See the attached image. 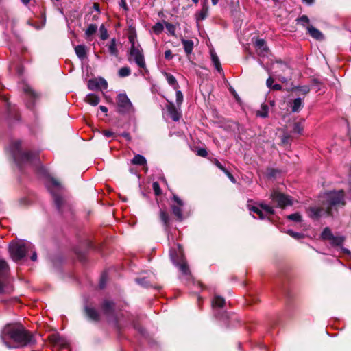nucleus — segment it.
<instances>
[{
    "label": "nucleus",
    "mask_w": 351,
    "mask_h": 351,
    "mask_svg": "<svg viewBox=\"0 0 351 351\" xmlns=\"http://www.w3.org/2000/svg\"><path fill=\"white\" fill-rule=\"evenodd\" d=\"M118 112L121 114H129L134 112V108L130 100L125 93L117 96Z\"/></svg>",
    "instance_id": "9d476101"
},
{
    "label": "nucleus",
    "mask_w": 351,
    "mask_h": 351,
    "mask_svg": "<svg viewBox=\"0 0 351 351\" xmlns=\"http://www.w3.org/2000/svg\"><path fill=\"white\" fill-rule=\"evenodd\" d=\"M99 32H100L101 39L103 40H106L108 37V34L106 28L105 27V26L104 25H101L100 26Z\"/></svg>",
    "instance_id": "e433bc0d"
},
{
    "label": "nucleus",
    "mask_w": 351,
    "mask_h": 351,
    "mask_svg": "<svg viewBox=\"0 0 351 351\" xmlns=\"http://www.w3.org/2000/svg\"><path fill=\"white\" fill-rule=\"evenodd\" d=\"M121 136L123 137H124L126 140L128 141H130L131 140V137H130V135L129 133L128 132H123L121 134Z\"/></svg>",
    "instance_id": "6e6d98bb"
},
{
    "label": "nucleus",
    "mask_w": 351,
    "mask_h": 351,
    "mask_svg": "<svg viewBox=\"0 0 351 351\" xmlns=\"http://www.w3.org/2000/svg\"><path fill=\"white\" fill-rule=\"evenodd\" d=\"M228 178L230 179V180L232 183H235L236 182V179L234 178V177L230 173H228Z\"/></svg>",
    "instance_id": "bf43d9fd"
},
{
    "label": "nucleus",
    "mask_w": 351,
    "mask_h": 351,
    "mask_svg": "<svg viewBox=\"0 0 351 351\" xmlns=\"http://www.w3.org/2000/svg\"><path fill=\"white\" fill-rule=\"evenodd\" d=\"M38 171L40 173H42L43 176H47L48 173L47 170L43 167H39Z\"/></svg>",
    "instance_id": "603ef678"
},
{
    "label": "nucleus",
    "mask_w": 351,
    "mask_h": 351,
    "mask_svg": "<svg viewBox=\"0 0 351 351\" xmlns=\"http://www.w3.org/2000/svg\"><path fill=\"white\" fill-rule=\"evenodd\" d=\"M31 243L27 241L12 242L9 245V252L14 261H19L24 258L29 250L32 249Z\"/></svg>",
    "instance_id": "423d86ee"
},
{
    "label": "nucleus",
    "mask_w": 351,
    "mask_h": 351,
    "mask_svg": "<svg viewBox=\"0 0 351 351\" xmlns=\"http://www.w3.org/2000/svg\"><path fill=\"white\" fill-rule=\"evenodd\" d=\"M88 88L92 90L96 88L105 90L108 87V83L104 79L99 78L98 80H90L88 81Z\"/></svg>",
    "instance_id": "f3484780"
},
{
    "label": "nucleus",
    "mask_w": 351,
    "mask_h": 351,
    "mask_svg": "<svg viewBox=\"0 0 351 351\" xmlns=\"http://www.w3.org/2000/svg\"><path fill=\"white\" fill-rule=\"evenodd\" d=\"M248 208L251 212L256 213L258 218L264 219L266 217L274 214V210L272 206L266 204H260L258 206H250L248 205Z\"/></svg>",
    "instance_id": "1a4fd4ad"
},
{
    "label": "nucleus",
    "mask_w": 351,
    "mask_h": 351,
    "mask_svg": "<svg viewBox=\"0 0 351 351\" xmlns=\"http://www.w3.org/2000/svg\"><path fill=\"white\" fill-rule=\"evenodd\" d=\"M101 309L107 317L113 316L114 312V303L112 301L106 300L101 304Z\"/></svg>",
    "instance_id": "a211bd4d"
},
{
    "label": "nucleus",
    "mask_w": 351,
    "mask_h": 351,
    "mask_svg": "<svg viewBox=\"0 0 351 351\" xmlns=\"http://www.w3.org/2000/svg\"><path fill=\"white\" fill-rule=\"evenodd\" d=\"M322 239L330 241L333 246H341L343 241L344 237L341 236H334L329 228H325L321 235Z\"/></svg>",
    "instance_id": "ddd939ff"
},
{
    "label": "nucleus",
    "mask_w": 351,
    "mask_h": 351,
    "mask_svg": "<svg viewBox=\"0 0 351 351\" xmlns=\"http://www.w3.org/2000/svg\"><path fill=\"white\" fill-rule=\"evenodd\" d=\"M182 43L184 47V51L186 54L191 53L193 49V42L191 40H186L182 38Z\"/></svg>",
    "instance_id": "cd10ccee"
},
{
    "label": "nucleus",
    "mask_w": 351,
    "mask_h": 351,
    "mask_svg": "<svg viewBox=\"0 0 351 351\" xmlns=\"http://www.w3.org/2000/svg\"><path fill=\"white\" fill-rule=\"evenodd\" d=\"M269 113V106L267 104H262L261 107V110L257 111V116L261 117L262 118H266L268 116Z\"/></svg>",
    "instance_id": "7c9ffc66"
},
{
    "label": "nucleus",
    "mask_w": 351,
    "mask_h": 351,
    "mask_svg": "<svg viewBox=\"0 0 351 351\" xmlns=\"http://www.w3.org/2000/svg\"><path fill=\"white\" fill-rule=\"evenodd\" d=\"M298 23L301 24L302 26L306 27V25L309 23V19L306 15H302L300 18L297 19Z\"/></svg>",
    "instance_id": "58836bf2"
},
{
    "label": "nucleus",
    "mask_w": 351,
    "mask_h": 351,
    "mask_svg": "<svg viewBox=\"0 0 351 351\" xmlns=\"http://www.w3.org/2000/svg\"><path fill=\"white\" fill-rule=\"evenodd\" d=\"M131 58L133 59L136 65L141 69H145L146 66L143 49L141 47H134L130 49V57L129 61H131Z\"/></svg>",
    "instance_id": "f8f14e48"
},
{
    "label": "nucleus",
    "mask_w": 351,
    "mask_h": 351,
    "mask_svg": "<svg viewBox=\"0 0 351 351\" xmlns=\"http://www.w3.org/2000/svg\"><path fill=\"white\" fill-rule=\"evenodd\" d=\"M99 109L104 113H106L108 112V108L104 106H100Z\"/></svg>",
    "instance_id": "338daca9"
},
{
    "label": "nucleus",
    "mask_w": 351,
    "mask_h": 351,
    "mask_svg": "<svg viewBox=\"0 0 351 351\" xmlns=\"http://www.w3.org/2000/svg\"><path fill=\"white\" fill-rule=\"evenodd\" d=\"M274 82V79L271 77H269L266 81V84L269 88H271Z\"/></svg>",
    "instance_id": "3c124183"
},
{
    "label": "nucleus",
    "mask_w": 351,
    "mask_h": 351,
    "mask_svg": "<svg viewBox=\"0 0 351 351\" xmlns=\"http://www.w3.org/2000/svg\"><path fill=\"white\" fill-rule=\"evenodd\" d=\"M153 190L156 195L158 196L161 194V189L159 184L157 182H154L152 184Z\"/></svg>",
    "instance_id": "c03bdc74"
},
{
    "label": "nucleus",
    "mask_w": 351,
    "mask_h": 351,
    "mask_svg": "<svg viewBox=\"0 0 351 351\" xmlns=\"http://www.w3.org/2000/svg\"><path fill=\"white\" fill-rule=\"evenodd\" d=\"M103 135L106 138L112 137L114 136V133L110 130H104L102 132Z\"/></svg>",
    "instance_id": "8fccbe9b"
},
{
    "label": "nucleus",
    "mask_w": 351,
    "mask_h": 351,
    "mask_svg": "<svg viewBox=\"0 0 351 351\" xmlns=\"http://www.w3.org/2000/svg\"><path fill=\"white\" fill-rule=\"evenodd\" d=\"M164 75L166 77V80L168 82V84L171 86L175 90L178 89L179 85L178 84V82L176 79V77L171 73L164 72Z\"/></svg>",
    "instance_id": "b1692460"
},
{
    "label": "nucleus",
    "mask_w": 351,
    "mask_h": 351,
    "mask_svg": "<svg viewBox=\"0 0 351 351\" xmlns=\"http://www.w3.org/2000/svg\"><path fill=\"white\" fill-rule=\"evenodd\" d=\"M170 257L173 263L179 268L182 274L187 279L189 278L191 272L184 256L183 250L180 244H177L176 248L170 250Z\"/></svg>",
    "instance_id": "39448f33"
},
{
    "label": "nucleus",
    "mask_w": 351,
    "mask_h": 351,
    "mask_svg": "<svg viewBox=\"0 0 351 351\" xmlns=\"http://www.w3.org/2000/svg\"><path fill=\"white\" fill-rule=\"evenodd\" d=\"M99 287L101 289H103L105 287L104 276H101V281L99 282Z\"/></svg>",
    "instance_id": "13d9d810"
},
{
    "label": "nucleus",
    "mask_w": 351,
    "mask_h": 351,
    "mask_svg": "<svg viewBox=\"0 0 351 351\" xmlns=\"http://www.w3.org/2000/svg\"><path fill=\"white\" fill-rule=\"evenodd\" d=\"M176 90V103L178 106H180L182 101H183V95L182 93V92L179 90Z\"/></svg>",
    "instance_id": "49530a36"
},
{
    "label": "nucleus",
    "mask_w": 351,
    "mask_h": 351,
    "mask_svg": "<svg viewBox=\"0 0 351 351\" xmlns=\"http://www.w3.org/2000/svg\"><path fill=\"white\" fill-rule=\"evenodd\" d=\"M276 64V69H278L275 71L276 74H278V72L285 73L287 70H288L289 69L287 64H286L282 61H277Z\"/></svg>",
    "instance_id": "2f4dec72"
},
{
    "label": "nucleus",
    "mask_w": 351,
    "mask_h": 351,
    "mask_svg": "<svg viewBox=\"0 0 351 351\" xmlns=\"http://www.w3.org/2000/svg\"><path fill=\"white\" fill-rule=\"evenodd\" d=\"M30 258H31V260L32 261H36V259H37V254H36V252L35 251L32 253V255L30 257Z\"/></svg>",
    "instance_id": "e2e57ef3"
},
{
    "label": "nucleus",
    "mask_w": 351,
    "mask_h": 351,
    "mask_svg": "<svg viewBox=\"0 0 351 351\" xmlns=\"http://www.w3.org/2000/svg\"><path fill=\"white\" fill-rule=\"evenodd\" d=\"M131 73V70L128 66H124L119 70V76L121 77H125L129 76Z\"/></svg>",
    "instance_id": "72a5a7b5"
},
{
    "label": "nucleus",
    "mask_w": 351,
    "mask_h": 351,
    "mask_svg": "<svg viewBox=\"0 0 351 351\" xmlns=\"http://www.w3.org/2000/svg\"><path fill=\"white\" fill-rule=\"evenodd\" d=\"M97 30V26L95 24H90L88 26L87 29H86L85 34L87 37H89L95 34Z\"/></svg>",
    "instance_id": "473e14b6"
},
{
    "label": "nucleus",
    "mask_w": 351,
    "mask_h": 351,
    "mask_svg": "<svg viewBox=\"0 0 351 351\" xmlns=\"http://www.w3.org/2000/svg\"><path fill=\"white\" fill-rule=\"evenodd\" d=\"M119 5L121 7H122L124 10H127V5H126V2H125V0H121L120 3H119Z\"/></svg>",
    "instance_id": "4d7b16f0"
},
{
    "label": "nucleus",
    "mask_w": 351,
    "mask_h": 351,
    "mask_svg": "<svg viewBox=\"0 0 351 351\" xmlns=\"http://www.w3.org/2000/svg\"><path fill=\"white\" fill-rule=\"evenodd\" d=\"M75 52L80 60H84L87 55L86 47L84 45H78L75 47Z\"/></svg>",
    "instance_id": "4be33fe9"
},
{
    "label": "nucleus",
    "mask_w": 351,
    "mask_h": 351,
    "mask_svg": "<svg viewBox=\"0 0 351 351\" xmlns=\"http://www.w3.org/2000/svg\"><path fill=\"white\" fill-rule=\"evenodd\" d=\"M287 219H289V220H291V221L299 222V221H301V220H302V216L298 213H295L288 215Z\"/></svg>",
    "instance_id": "ea45409f"
},
{
    "label": "nucleus",
    "mask_w": 351,
    "mask_h": 351,
    "mask_svg": "<svg viewBox=\"0 0 351 351\" xmlns=\"http://www.w3.org/2000/svg\"><path fill=\"white\" fill-rule=\"evenodd\" d=\"M303 129H304V127L301 123L295 122L293 124V132L298 134H301Z\"/></svg>",
    "instance_id": "f704fd0d"
},
{
    "label": "nucleus",
    "mask_w": 351,
    "mask_h": 351,
    "mask_svg": "<svg viewBox=\"0 0 351 351\" xmlns=\"http://www.w3.org/2000/svg\"><path fill=\"white\" fill-rule=\"evenodd\" d=\"M287 233L290 235L291 237L295 239H302L303 238V234L300 233V232H294L291 230H287Z\"/></svg>",
    "instance_id": "79ce46f5"
},
{
    "label": "nucleus",
    "mask_w": 351,
    "mask_h": 351,
    "mask_svg": "<svg viewBox=\"0 0 351 351\" xmlns=\"http://www.w3.org/2000/svg\"><path fill=\"white\" fill-rule=\"evenodd\" d=\"M295 89L301 92L304 95L308 94L311 90L310 86L307 85L296 86L295 87Z\"/></svg>",
    "instance_id": "4c0bfd02"
},
{
    "label": "nucleus",
    "mask_w": 351,
    "mask_h": 351,
    "mask_svg": "<svg viewBox=\"0 0 351 351\" xmlns=\"http://www.w3.org/2000/svg\"><path fill=\"white\" fill-rule=\"evenodd\" d=\"M1 339L8 348L32 346L36 343L34 336L20 323L7 324L1 332Z\"/></svg>",
    "instance_id": "f257e3e1"
},
{
    "label": "nucleus",
    "mask_w": 351,
    "mask_h": 351,
    "mask_svg": "<svg viewBox=\"0 0 351 351\" xmlns=\"http://www.w3.org/2000/svg\"><path fill=\"white\" fill-rule=\"evenodd\" d=\"M160 220L164 223V225L165 226H167L168 223H169V215H168V214L165 211L161 210L160 212Z\"/></svg>",
    "instance_id": "c9c22d12"
},
{
    "label": "nucleus",
    "mask_w": 351,
    "mask_h": 351,
    "mask_svg": "<svg viewBox=\"0 0 351 351\" xmlns=\"http://www.w3.org/2000/svg\"><path fill=\"white\" fill-rule=\"evenodd\" d=\"M23 91L28 99L26 101V106L29 109H32L38 96L29 85H24Z\"/></svg>",
    "instance_id": "4468645a"
},
{
    "label": "nucleus",
    "mask_w": 351,
    "mask_h": 351,
    "mask_svg": "<svg viewBox=\"0 0 351 351\" xmlns=\"http://www.w3.org/2000/svg\"><path fill=\"white\" fill-rule=\"evenodd\" d=\"M0 98H1L3 101H5L7 103L8 106H10V104L8 102V98L6 97V96L0 95Z\"/></svg>",
    "instance_id": "774afa93"
},
{
    "label": "nucleus",
    "mask_w": 351,
    "mask_h": 351,
    "mask_svg": "<svg viewBox=\"0 0 351 351\" xmlns=\"http://www.w3.org/2000/svg\"><path fill=\"white\" fill-rule=\"evenodd\" d=\"M225 303V300L219 295H215L212 300V308L215 316L220 319L228 317V313L223 310Z\"/></svg>",
    "instance_id": "6e6552de"
},
{
    "label": "nucleus",
    "mask_w": 351,
    "mask_h": 351,
    "mask_svg": "<svg viewBox=\"0 0 351 351\" xmlns=\"http://www.w3.org/2000/svg\"><path fill=\"white\" fill-rule=\"evenodd\" d=\"M304 106L302 99L300 97L296 98L293 100L291 105V110L293 112H298Z\"/></svg>",
    "instance_id": "a878e982"
},
{
    "label": "nucleus",
    "mask_w": 351,
    "mask_h": 351,
    "mask_svg": "<svg viewBox=\"0 0 351 351\" xmlns=\"http://www.w3.org/2000/svg\"><path fill=\"white\" fill-rule=\"evenodd\" d=\"M132 162L134 165H144L146 164V159L143 156L137 154L134 156L132 160Z\"/></svg>",
    "instance_id": "c756f323"
},
{
    "label": "nucleus",
    "mask_w": 351,
    "mask_h": 351,
    "mask_svg": "<svg viewBox=\"0 0 351 351\" xmlns=\"http://www.w3.org/2000/svg\"><path fill=\"white\" fill-rule=\"evenodd\" d=\"M173 199L176 204L171 205L172 212L179 221H182L183 219L182 207L184 202L176 195H173Z\"/></svg>",
    "instance_id": "2eb2a0df"
},
{
    "label": "nucleus",
    "mask_w": 351,
    "mask_h": 351,
    "mask_svg": "<svg viewBox=\"0 0 351 351\" xmlns=\"http://www.w3.org/2000/svg\"><path fill=\"white\" fill-rule=\"evenodd\" d=\"M168 112H169V114L171 117V118L174 121H179L180 117V114L179 112L176 110V107L174 106L173 104H171L168 107Z\"/></svg>",
    "instance_id": "bb28decb"
},
{
    "label": "nucleus",
    "mask_w": 351,
    "mask_h": 351,
    "mask_svg": "<svg viewBox=\"0 0 351 351\" xmlns=\"http://www.w3.org/2000/svg\"><path fill=\"white\" fill-rule=\"evenodd\" d=\"M50 339L55 345L62 348H66L69 345L68 341L58 334H53L51 335Z\"/></svg>",
    "instance_id": "6ab92c4d"
},
{
    "label": "nucleus",
    "mask_w": 351,
    "mask_h": 351,
    "mask_svg": "<svg viewBox=\"0 0 351 351\" xmlns=\"http://www.w3.org/2000/svg\"><path fill=\"white\" fill-rule=\"evenodd\" d=\"M136 35H130L129 36V41L131 44V47L130 48H133L135 47H140L141 46L139 45H136Z\"/></svg>",
    "instance_id": "a18cd8bd"
},
{
    "label": "nucleus",
    "mask_w": 351,
    "mask_h": 351,
    "mask_svg": "<svg viewBox=\"0 0 351 351\" xmlns=\"http://www.w3.org/2000/svg\"><path fill=\"white\" fill-rule=\"evenodd\" d=\"M165 58L167 60H171L173 57L172 52L170 49L166 50L164 53Z\"/></svg>",
    "instance_id": "09e8293b"
},
{
    "label": "nucleus",
    "mask_w": 351,
    "mask_h": 351,
    "mask_svg": "<svg viewBox=\"0 0 351 351\" xmlns=\"http://www.w3.org/2000/svg\"><path fill=\"white\" fill-rule=\"evenodd\" d=\"M270 197L273 203L276 204L277 206L280 208H284L293 204V200L290 196L278 191L272 192Z\"/></svg>",
    "instance_id": "9b49d317"
},
{
    "label": "nucleus",
    "mask_w": 351,
    "mask_h": 351,
    "mask_svg": "<svg viewBox=\"0 0 351 351\" xmlns=\"http://www.w3.org/2000/svg\"><path fill=\"white\" fill-rule=\"evenodd\" d=\"M215 165L221 171L225 169V167L217 160H215Z\"/></svg>",
    "instance_id": "5fc2aeb1"
},
{
    "label": "nucleus",
    "mask_w": 351,
    "mask_h": 351,
    "mask_svg": "<svg viewBox=\"0 0 351 351\" xmlns=\"http://www.w3.org/2000/svg\"><path fill=\"white\" fill-rule=\"evenodd\" d=\"M308 34L314 38L317 39V40H322L324 36H323V34H322V32L316 29L315 27H314L312 25H308L306 27Z\"/></svg>",
    "instance_id": "412c9836"
},
{
    "label": "nucleus",
    "mask_w": 351,
    "mask_h": 351,
    "mask_svg": "<svg viewBox=\"0 0 351 351\" xmlns=\"http://www.w3.org/2000/svg\"><path fill=\"white\" fill-rule=\"evenodd\" d=\"M163 28H164V27H163L162 24L159 22L156 23L152 27L154 32L157 34L161 33L162 31L163 30Z\"/></svg>",
    "instance_id": "37998d69"
},
{
    "label": "nucleus",
    "mask_w": 351,
    "mask_h": 351,
    "mask_svg": "<svg viewBox=\"0 0 351 351\" xmlns=\"http://www.w3.org/2000/svg\"><path fill=\"white\" fill-rule=\"evenodd\" d=\"M255 47H256V53L259 56L266 57L269 55V48L263 39H257L255 42Z\"/></svg>",
    "instance_id": "dca6fc26"
},
{
    "label": "nucleus",
    "mask_w": 351,
    "mask_h": 351,
    "mask_svg": "<svg viewBox=\"0 0 351 351\" xmlns=\"http://www.w3.org/2000/svg\"><path fill=\"white\" fill-rule=\"evenodd\" d=\"M107 47L111 56L114 57L119 56V50L117 47V41L115 38H112L110 43L107 45Z\"/></svg>",
    "instance_id": "5701e85b"
},
{
    "label": "nucleus",
    "mask_w": 351,
    "mask_h": 351,
    "mask_svg": "<svg viewBox=\"0 0 351 351\" xmlns=\"http://www.w3.org/2000/svg\"><path fill=\"white\" fill-rule=\"evenodd\" d=\"M282 86L278 84H276L273 85V86L271 87V89L275 90H282Z\"/></svg>",
    "instance_id": "864d4df0"
},
{
    "label": "nucleus",
    "mask_w": 351,
    "mask_h": 351,
    "mask_svg": "<svg viewBox=\"0 0 351 351\" xmlns=\"http://www.w3.org/2000/svg\"><path fill=\"white\" fill-rule=\"evenodd\" d=\"M85 312L87 317L93 321H98L99 319V314L98 311L93 307L85 306Z\"/></svg>",
    "instance_id": "aec40b11"
},
{
    "label": "nucleus",
    "mask_w": 351,
    "mask_h": 351,
    "mask_svg": "<svg viewBox=\"0 0 351 351\" xmlns=\"http://www.w3.org/2000/svg\"><path fill=\"white\" fill-rule=\"evenodd\" d=\"M197 154L202 157H206L208 154L207 151L204 148H199L197 151Z\"/></svg>",
    "instance_id": "de8ad7c7"
},
{
    "label": "nucleus",
    "mask_w": 351,
    "mask_h": 351,
    "mask_svg": "<svg viewBox=\"0 0 351 351\" xmlns=\"http://www.w3.org/2000/svg\"><path fill=\"white\" fill-rule=\"evenodd\" d=\"M320 201L322 207H311L308 210V216L314 220L322 217L333 215V209L343 208L346 204L343 190L328 191L321 197Z\"/></svg>",
    "instance_id": "f03ea898"
},
{
    "label": "nucleus",
    "mask_w": 351,
    "mask_h": 351,
    "mask_svg": "<svg viewBox=\"0 0 351 351\" xmlns=\"http://www.w3.org/2000/svg\"><path fill=\"white\" fill-rule=\"evenodd\" d=\"M206 12H207V8H206L205 10L202 9V10L201 11V13H200L202 19H204L206 17Z\"/></svg>",
    "instance_id": "052dcab7"
},
{
    "label": "nucleus",
    "mask_w": 351,
    "mask_h": 351,
    "mask_svg": "<svg viewBox=\"0 0 351 351\" xmlns=\"http://www.w3.org/2000/svg\"><path fill=\"white\" fill-rule=\"evenodd\" d=\"M86 101L92 106H97L99 102V97L95 94H88L86 97Z\"/></svg>",
    "instance_id": "c85d7f7f"
},
{
    "label": "nucleus",
    "mask_w": 351,
    "mask_h": 351,
    "mask_svg": "<svg viewBox=\"0 0 351 351\" xmlns=\"http://www.w3.org/2000/svg\"><path fill=\"white\" fill-rule=\"evenodd\" d=\"M46 186L53 196V201L58 210L62 213H64L66 210H69L71 209L70 205L60 194L62 189L60 183L56 179L49 178L46 183Z\"/></svg>",
    "instance_id": "20e7f679"
},
{
    "label": "nucleus",
    "mask_w": 351,
    "mask_h": 351,
    "mask_svg": "<svg viewBox=\"0 0 351 351\" xmlns=\"http://www.w3.org/2000/svg\"><path fill=\"white\" fill-rule=\"evenodd\" d=\"M276 76L278 77V80H280L282 82H287V79L285 77H282L280 74H276Z\"/></svg>",
    "instance_id": "680f3d73"
},
{
    "label": "nucleus",
    "mask_w": 351,
    "mask_h": 351,
    "mask_svg": "<svg viewBox=\"0 0 351 351\" xmlns=\"http://www.w3.org/2000/svg\"><path fill=\"white\" fill-rule=\"evenodd\" d=\"M341 251L344 254H346L348 255H350L351 256V253H350V252L348 249L344 248V247H341Z\"/></svg>",
    "instance_id": "69168bd1"
},
{
    "label": "nucleus",
    "mask_w": 351,
    "mask_h": 351,
    "mask_svg": "<svg viewBox=\"0 0 351 351\" xmlns=\"http://www.w3.org/2000/svg\"><path fill=\"white\" fill-rule=\"evenodd\" d=\"M8 114H9V117H14L15 115L14 114H12V108L10 106H8Z\"/></svg>",
    "instance_id": "0e129e2a"
},
{
    "label": "nucleus",
    "mask_w": 351,
    "mask_h": 351,
    "mask_svg": "<svg viewBox=\"0 0 351 351\" xmlns=\"http://www.w3.org/2000/svg\"><path fill=\"white\" fill-rule=\"evenodd\" d=\"M210 57L215 69L219 73L221 72L222 68L220 64L219 59L216 53L213 50H210Z\"/></svg>",
    "instance_id": "393cba45"
},
{
    "label": "nucleus",
    "mask_w": 351,
    "mask_h": 351,
    "mask_svg": "<svg viewBox=\"0 0 351 351\" xmlns=\"http://www.w3.org/2000/svg\"><path fill=\"white\" fill-rule=\"evenodd\" d=\"M12 290L9 278V266L5 261L0 259V293H10Z\"/></svg>",
    "instance_id": "0eeeda50"
},
{
    "label": "nucleus",
    "mask_w": 351,
    "mask_h": 351,
    "mask_svg": "<svg viewBox=\"0 0 351 351\" xmlns=\"http://www.w3.org/2000/svg\"><path fill=\"white\" fill-rule=\"evenodd\" d=\"M165 27L171 35L175 36L176 26L173 24L170 23H166Z\"/></svg>",
    "instance_id": "a19ab883"
},
{
    "label": "nucleus",
    "mask_w": 351,
    "mask_h": 351,
    "mask_svg": "<svg viewBox=\"0 0 351 351\" xmlns=\"http://www.w3.org/2000/svg\"><path fill=\"white\" fill-rule=\"evenodd\" d=\"M21 141H14L10 143L9 149L16 165L21 169L23 165L36 162L37 154L35 152H23L21 149Z\"/></svg>",
    "instance_id": "7ed1b4c3"
}]
</instances>
